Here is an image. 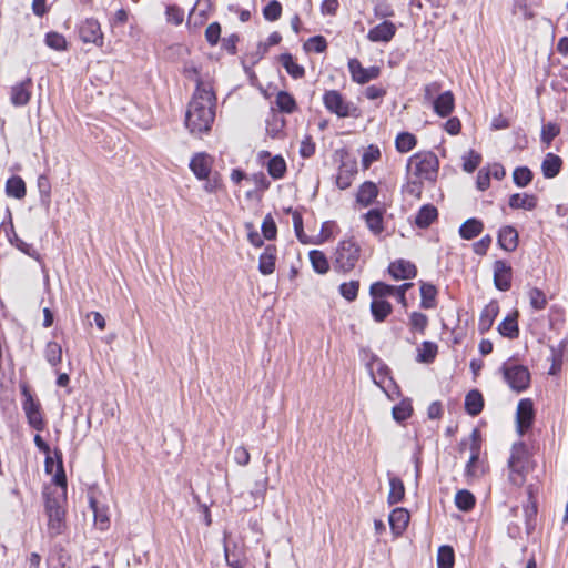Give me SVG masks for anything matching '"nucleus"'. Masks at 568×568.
I'll return each instance as SVG.
<instances>
[{"label": "nucleus", "instance_id": "nucleus-22", "mask_svg": "<svg viewBox=\"0 0 568 568\" xmlns=\"http://www.w3.org/2000/svg\"><path fill=\"white\" fill-rule=\"evenodd\" d=\"M455 106V98L452 91L440 93L433 102L434 112L442 116H448Z\"/></svg>", "mask_w": 568, "mask_h": 568}, {"label": "nucleus", "instance_id": "nucleus-30", "mask_svg": "<svg viewBox=\"0 0 568 568\" xmlns=\"http://www.w3.org/2000/svg\"><path fill=\"white\" fill-rule=\"evenodd\" d=\"M389 479V493L387 497V501L389 505H395L400 503L405 497V486L403 480L399 477L393 476L388 473Z\"/></svg>", "mask_w": 568, "mask_h": 568}, {"label": "nucleus", "instance_id": "nucleus-1", "mask_svg": "<svg viewBox=\"0 0 568 568\" xmlns=\"http://www.w3.org/2000/svg\"><path fill=\"white\" fill-rule=\"evenodd\" d=\"M215 101L212 88L199 80L185 113V125L192 134L200 135L211 130L215 119Z\"/></svg>", "mask_w": 568, "mask_h": 568}, {"label": "nucleus", "instance_id": "nucleus-11", "mask_svg": "<svg viewBox=\"0 0 568 568\" xmlns=\"http://www.w3.org/2000/svg\"><path fill=\"white\" fill-rule=\"evenodd\" d=\"M494 285L498 291L507 292L511 287L513 268L506 261L497 260L493 264Z\"/></svg>", "mask_w": 568, "mask_h": 568}, {"label": "nucleus", "instance_id": "nucleus-47", "mask_svg": "<svg viewBox=\"0 0 568 568\" xmlns=\"http://www.w3.org/2000/svg\"><path fill=\"white\" fill-rule=\"evenodd\" d=\"M532 178L534 173L528 166H517L513 172V181L518 187L527 186Z\"/></svg>", "mask_w": 568, "mask_h": 568}, {"label": "nucleus", "instance_id": "nucleus-28", "mask_svg": "<svg viewBox=\"0 0 568 568\" xmlns=\"http://www.w3.org/2000/svg\"><path fill=\"white\" fill-rule=\"evenodd\" d=\"M465 410L470 416H477L483 412L484 397L478 389H471L465 397Z\"/></svg>", "mask_w": 568, "mask_h": 568}, {"label": "nucleus", "instance_id": "nucleus-20", "mask_svg": "<svg viewBox=\"0 0 568 568\" xmlns=\"http://www.w3.org/2000/svg\"><path fill=\"white\" fill-rule=\"evenodd\" d=\"M497 242L504 251L514 252L518 246V232L514 226H503L498 232Z\"/></svg>", "mask_w": 568, "mask_h": 568}, {"label": "nucleus", "instance_id": "nucleus-8", "mask_svg": "<svg viewBox=\"0 0 568 568\" xmlns=\"http://www.w3.org/2000/svg\"><path fill=\"white\" fill-rule=\"evenodd\" d=\"M500 372L505 382L516 393L526 390L530 385V373L524 365L504 363Z\"/></svg>", "mask_w": 568, "mask_h": 568}, {"label": "nucleus", "instance_id": "nucleus-51", "mask_svg": "<svg viewBox=\"0 0 568 568\" xmlns=\"http://www.w3.org/2000/svg\"><path fill=\"white\" fill-rule=\"evenodd\" d=\"M481 155L474 150H469L463 155V169L468 173H473L480 164Z\"/></svg>", "mask_w": 568, "mask_h": 568}, {"label": "nucleus", "instance_id": "nucleus-31", "mask_svg": "<svg viewBox=\"0 0 568 568\" xmlns=\"http://www.w3.org/2000/svg\"><path fill=\"white\" fill-rule=\"evenodd\" d=\"M393 312V305L382 298H373L371 303V313L375 322H384L388 315Z\"/></svg>", "mask_w": 568, "mask_h": 568}, {"label": "nucleus", "instance_id": "nucleus-43", "mask_svg": "<svg viewBox=\"0 0 568 568\" xmlns=\"http://www.w3.org/2000/svg\"><path fill=\"white\" fill-rule=\"evenodd\" d=\"M538 513L537 503H527L524 506L526 534L531 535L536 528V518Z\"/></svg>", "mask_w": 568, "mask_h": 568}, {"label": "nucleus", "instance_id": "nucleus-2", "mask_svg": "<svg viewBox=\"0 0 568 568\" xmlns=\"http://www.w3.org/2000/svg\"><path fill=\"white\" fill-rule=\"evenodd\" d=\"M406 168L408 172H412L418 179V181L414 180L408 182V192H420L423 180L432 183H434L437 180L439 160L434 152L422 151L413 154L408 159Z\"/></svg>", "mask_w": 568, "mask_h": 568}, {"label": "nucleus", "instance_id": "nucleus-41", "mask_svg": "<svg viewBox=\"0 0 568 568\" xmlns=\"http://www.w3.org/2000/svg\"><path fill=\"white\" fill-rule=\"evenodd\" d=\"M417 144V139L409 132H400L395 139V146L399 153L412 151Z\"/></svg>", "mask_w": 568, "mask_h": 568}, {"label": "nucleus", "instance_id": "nucleus-33", "mask_svg": "<svg viewBox=\"0 0 568 568\" xmlns=\"http://www.w3.org/2000/svg\"><path fill=\"white\" fill-rule=\"evenodd\" d=\"M484 229L480 220L471 217L466 220L459 227V235L464 240H473L478 236Z\"/></svg>", "mask_w": 568, "mask_h": 568}, {"label": "nucleus", "instance_id": "nucleus-52", "mask_svg": "<svg viewBox=\"0 0 568 568\" xmlns=\"http://www.w3.org/2000/svg\"><path fill=\"white\" fill-rule=\"evenodd\" d=\"M31 98V92L24 88L23 84L12 87L11 101L14 105H23Z\"/></svg>", "mask_w": 568, "mask_h": 568}, {"label": "nucleus", "instance_id": "nucleus-60", "mask_svg": "<svg viewBox=\"0 0 568 568\" xmlns=\"http://www.w3.org/2000/svg\"><path fill=\"white\" fill-rule=\"evenodd\" d=\"M560 133V128L558 124L549 122L545 125H542L541 129V142L550 145L552 140Z\"/></svg>", "mask_w": 568, "mask_h": 568}, {"label": "nucleus", "instance_id": "nucleus-9", "mask_svg": "<svg viewBox=\"0 0 568 568\" xmlns=\"http://www.w3.org/2000/svg\"><path fill=\"white\" fill-rule=\"evenodd\" d=\"M470 440V456L465 466V477L468 483L473 479H478L484 474V466L479 460L481 449V434L479 429H473Z\"/></svg>", "mask_w": 568, "mask_h": 568}, {"label": "nucleus", "instance_id": "nucleus-56", "mask_svg": "<svg viewBox=\"0 0 568 568\" xmlns=\"http://www.w3.org/2000/svg\"><path fill=\"white\" fill-rule=\"evenodd\" d=\"M282 14V4L277 0H271L263 8V17L267 21H276L281 18Z\"/></svg>", "mask_w": 568, "mask_h": 568}, {"label": "nucleus", "instance_id": "nucleus-32", "mask_svg": "<svg viewBox=\"0 0 568 568\" xmlns=\"http://www.w3.org/2000/svg\"><path fill=\"white\" fill-rule=\"evenodd\" d=\"M437 288L435 285L426 282L420 284V307L432 310L436 307Z\"/></svg>", "mask_w": 568, "mask_h": 568}, {"label": "nucleus", "instance_id": "nucleus-59", "mask_svg": "<svg viewBox=\"0 0 568 568\" xmlns=\"http://www.w3.org/2000/svg\"><path fill=\"white\" fill-rule=\"evenodd\" d=\"M262 234L264 239L271 241L275 240L277 235V226L271 214H267L262 223Z\"/></svg>", "mask_w": 568, "mask_h": 568}, {"label": "nucleus", "instance_id": "nucleus-36", "mask_svg": "<svg viewBox=\"0 0 568 568\" xmlns=\"http://www.w3.org/2000/svg\"><path fill=\"white\" fill-rule=\"evenodd\" d=\"M275 103L282 113L292 114L297 109L294 97L287 91H280L276 94Z\"/></svg>", "mask_w": 568, "mask_h": 568}, {"label": "nucleus", "instance_id": "nucleus-17", "mask_svg": "<svg viewBox=\"0 0 568 568\" xmlns=\"http://www.w3.org/2000/svg\"><path fill=\"white\" fill-rule=\"evenodd\" d=\"M396 33V27L392 21L385 20L368 31L367 38L372 42H389Z\"/></svg>", "mask_w": 568, "mask_h": 568}, {"label": "nucleus", "instance_id": "nucleus-14", "mask_svg": "<svg viewBox=\"0 0 568 568\" xmlns=\"http://www.w3.org/2000/svg\"><path fill=\"white\" fill-rule=\"evenodd\" d=\"M20 393L22 396V408L31 428H36V402L33 398L31 386L24 382L19 383Z\"/></svg>", "mask_w": 568, "mask_h": 568}, {"label": "nucleus", "instance_id": "nucleus-21", "mask_svg": "<svg viewBox=\"0 0 568 568\" xmlns=\"http://www.w3.org/2000/svg\"><path fill=\"white\" fill-rule=\"evenodd\" d=\"M409 513L405 508H395L388 517L392 532L395 536L402 535L408 526Z\"/></svg>", "mask_w": 568, "mask_h": 568}, {"label": "nucleus", "instance_id": "nucleus-46", "mask_svg": "<svg viewBox=\"0 0 568 568\" xmlns=\"http://www.w3.org/2000/svg\"><path fill=\"white\" fill-rule=\"evenodd\" d=\"M285 126V119L278 114H273L271 120L266 121V132L272 139H277L282 135Z\"/></svg>", "mask_w": 568, "mask_h": 568}, {"label": "nucleus", "instance_id": "nucleus-13", "mask_svg": "<svg viewBox=\"0 0 568 568\" xmlns=\"http://www.w3.org/2000/svg\"><path fill=\"white\" fill-rule=\"evenodd\" d=\"M79 38L84 43H94L101 45L103 43V34L98 20L87 19L79 26L78 29Z\"/></svg>", "mask_w": 568, "mask_h": 568}, {"label": "nucleus", "instance_id": "nucleus-6", "mask_svg": "<svg viewBox=\"0 0 568 568\" xmlns=\"http://www.w3.org/2000/svg\"><path fill=\"white\" fill-rule=\"evenodd\" d=\"M325 109L338 118H358L361 111L352 101H347L338 90H326L323 94Z\"/></svg>", "mask_w": 568, "mask_h": 568}, {"label": "nucleus", "instance_id": "nucleus-23", "mask_svg": "<svg viewBox=\"0 0 568 568\" xmlns=\"http://www.w3.org/2000/svg\"><path fill=\"white\" fill-rule=\"evenodd\" d=\"M377 196V185L372 181H365L358 189L356 201L361 206L367 207L376 201Z\"/></svg>", "mask_w": 568, "mask_h": 568}, {"label": "nucleus", "instance_id": "nucleus-4", "mask_svg": "<svg viewBox=\"0 0 568 568\" xmlns=\"http://www.w3.org/2000/svg\"><path fill=\"white\" fill-rule=\"evenodd\" d=\"M65 490L54 491L45 488L43 497L45 500V513L48 516V534L50 537L61 535L65 530Z\"/></svg>", "mask_w": 568, "mask_h": 568}, {"label": "nucleus", "instance_id": "nucleus-58", "mask_svg": "<svg viewBox=\"0 0 568 568\" xmlns=\"http://www.w3.org/2000/svg\"><path fill=\"white\" fill-rule=\"evenodd\" d=\"M327 48V41L323 36H314L307 39L304 43V49L306 51H313L316 53H322Z\"/></svg>", "mask_w": 568, "mask_h": 568}, {"label": "nucleus", "instance_id": "nucleus-54", "mask_svg": "<svg viewBox=\"0 0 568 568\" xmlns=\"http://www.w3.org/2000/svg\"><path fill=\"white\" fill-rule=\"evenodd\" d=\"M409 325L412 331L424 334L428 325V317L424 313L413 312L409 316Z\"/></svg>", "mask_w": 568, "mask_h": 568}, {"label": "nucleus", "instance_id": "nucleus-19", "mask_svg": "<svg viewBox=\"0 0 568 568\" xmlns=\"http://www.w3.org/2000/svg\"><path fill=\"white\" fill-rule=\"evenodd\" d=\"M385 207H375L367 211L363 219L367 229L374 234L379 235L384 231Z\"/></svg>", "mask_w": 568, "mask_h": 568}, {"label": "nucleus", "instance_id": "nucleus-38", "mask_svg": "<svg viewBox=\"0 0 568 568\" xmlns=\"http://www.w3.org/2000/svg\"><path fill=\"white\" fill-rule=\"evenodd\" d=\"M438 353V346L434 342L424 341L418 349L417 361L419 363L430 364L435 361Z\"/></svg>", "mask_w": 568, "mask_h": 568}, {"label": "nucleus", "instance_id": "nucleus-18", "mask_svg": "<svg viewBox=\"0 0 568 568\" xmlns=\"http://www.w3.org/2000/svg\"><path fill=\"white\" fill-rule=\"evenodd\" d=\"M277 248L273 244L265 246L258 258V271L263 275H271L275 271Z\"/></svg>", "mask_w": 568, "mask_h": 568}, {"label": "nucleus", "instance_id": "nucleus-40", "mask_svg": "<svg viewBox=\"0 0 568 568\" xmlns=\"http://www.w3.org/2000/svg\"><path fill=\"white\" fill-rule=\"evenodd\" d=\"M476 498L467 489H460L455 495V505L462 511H469L475 507Z\"/></svg>", "mask_w": 568, "mask_h": 568}, {"label": "nucleus", "instance_id": "nucleus-3", "mask_svg": "<svg viewBox=\"0 0 568 568\" xmlns=\"http://www.w3.org/2000/svg\"><path fill=\"white\" fill-rule=\"evenodd\" d=\"M536 467L532 454L524 442H516L510 448L507 460L508 480L515 487H521Z\"/></svg>", "mask_w": 568, "mask_h": 568}, {"label": "nucleus", "instance_id": "nucleus-34", "mask_svg": "<svg viewBox=\"0 0 568 568\" xmlns=\"http://www.w3.org/2000/svg\"><path fill=\"white\" fill-rule=\"evenodd\" d=\"M281 64L293 79H302L305 75L304 67L297 64L288 52L282 53L278 58Z\"/></svg>", "mask_w": 568, "mask_h": 568}, {"label": "nucleus", "instance_id": "nucleus-48", "mask_svg": "<svg viewBox=\"0 0 568 568\" xmlns=\"http://www.w3.org/2000/svg\"><path fill=\"white\" fill-rule=\"evenodd\" d=\"M530 306L535 311L545 310L547 306V297L546 294L538 287H531L528 292Z\"/></svg>", "mask_w": 568, "mask_h": 568}, {"label": "nucleus", "instance_id": "nucleus-63", "mask_svg": "<svg viewBox=\"0 0 568 568\" xmlns=\"http://www.w3.org/2000/svg\"><path fill=\"white\" fill-rule=\"evenodd\" d=\"M38 191L41 194V202L48 209L50 204L51 186L48 179L43 175L38 178Z\"/></svg>", "mask_w": 568, "mask_h": 568}, {"label": "nucleus", "instance_id": "nucleus-44", "mask_svg": "<svg viewBox=\"0 0 568 568\" xmlns=\"http://www.w3.org/2000/svg\"><path fill=\"white\" fill-rule=\"evenodd\" d=\"M454 562V549L450 546H440L437 552V568H453Z\"/></svg>", "mask_w": 568, "mask_h": 568}, {"label": "nucleus", "instance_id": "nucleus-16", "mask_svg": "<svg viewBox=\"0 0 568 568\" xmlns=\"http://www.w3.org/2000/svg\"><path fill=\"white\" fill-rule=\"evenodd\" d=\"M190 170L199 180L207 179L212 171V160L209 154L200 152L190 161Z\"/></svg>", "mask_w": 568, "mask_h": 568}, {"label": "nucleus", "instance_id": "nucleus-29", "mask_svg": "<svg viewBox=\"0 0 568 568\" xmlns=\"http://www.w3.org/2000/svg\"><path fill=\"white\" fill-rule=\"evenodd\" d=\"M562 160L559 155L547 153L542 163L541 171L546 179H554L561 170Z\"/></svg>", "mask_w": 568, "mask_h": 568}, {"label": "nucleus", "instance_id": "nucleus-12", "mask_svg": "<svg viewBox=\"0 0 568 568\" xmlns=\"http://www.w3.org/2000/svg\"><path fill=\"white\" fill-rule=\"evenodd\" d=\"M534 417L535 412L532 400L529 398L520 399L516 414L517 430L520 435H524L525 432L531 427Z\"/></svg>", "mask_w": 568, "mask_h": 568}, {"label": "nucleus", "instance_id": "nucleus-37", "mask_svg": "<svg viewBox=\"0 0 568 568\" xmlns=\"http://www.w3.org/2000/svg\"><path fill=\"white\" fill-rule=\"evenodd\" d=\"M6 194L10 197L22 199L26 195V184L20 176H11L6 183Z\"/></svg>", "mask_w": 568, "mask_h": 568}, {"label": "nucleus", "instance_id": "nucleus-27", "mask_svg": "<svg viewBox=\"0 0 568 568\" xmlns=\"http://www.w3.org/2000/svg\"><path fill=\"white\" fill-rule=\"evenodd\" d=\"M437 217V209L432 204H425L418 210L415 216V225L419 229H427Z\"/></svg>", "mask_w": 568, "mask_h": 568}, {"label": "nucleus", "instance_id": "nucleus-10", "mask_svg": "<svg viewBox=\"0 0 568 568\" xmlns=\"http://www.w3.org/2000/svg\"><path fill=\"white\" fill-rule=\"evenodd\" d=\"M347 67L352 80L358 84L368 83L371 80L377 79L381 74L379 67L373 65L364 68L361 61L356 58L349 59Z\"/></svg>", "mask_w": 568, "mask_h": 568}, {"label": "nucleus", "instance_id": "nucleus-55", "mask_svg": "<svg viewBox=\"0 0 568 568\" xmlns=\"http://www.w3.org/2000/svg\"><path fill=\"white\" fill-rule=\"evenodd\" d=\"M286 212L292 214L293 226H294L295 235L298 239V241L302 243H307L306 235L304 234V230H303L302 214L298 211L293 210L292 207L287 209Z\"/></svg>", "mask_w": 568, "mask_h": 568}, {"label": "nucleus", "instance_id": "nucleus-24", "mask_svg": "<svg viewBox=\"0 0 568 568\" xmlns=\"http://www.w3.org/2000/svg\"><path fill=\"white\" fill-rule=\"evenodd\" d=\"M224 556L227 566L231 568H245L247 558L241 547L234 544L232 547L224 546Z\"/></svg>", "mask_w": 568, "mask_h": 568}, {"label": "nucleus", "instance_id": "nucleus-15", "mask_svg": "<svg viewBox=\"0 0 568 568\" xmlns=\"http://www.w3.org/2000/svg\"><path fill=\"white\" fill-rule=\"evenodd\" d=\"M388 273L396 281L412 280L416 277L417 268L412 262L399 258L389 264Z\"/></svg>", "mask_w": 568, "mask_h": 568}, {"label": "nucleus", "instance_id": "nucleus-62", "mask_svg": "<svg viewBox=\"0 0 568 568\" xmlns=\"http://www.w3.org/2000/svg\"><path fill=\"white\" fill-rule=\"evenodd\" d=\"M90 501V507L91 509L93 510L94 513V521H95V525L101 529V530H104L109 527V517L106 514L104 513H101L99 509H98V505H97V501L93 499V498H90L89 499Z\"/></svg>", "mask_w": 568, "mask_h": 568}, {"label": "nucleus", "instance_id": "nucleus-26", "mask_svg": "<svg viewBox=\"0 0 568 568\" xmlns=\"http://www.w3.org/2000/svg\"><path fill=\"white\" fill-rule=\"evenodd\" d=\"M518 312H514L513 314L507 315L501 323L498 325V332L501 336L507 337L509 339L517 338L519 335L518 327Z\"/></svg>", "mask_w": 568, "mask_h": 568}, {"label": "nucleus", "instance_id": "nucleus-61", "mask_svg": "<svg viewBox=\"0 0 568 568\" xmlns=\"http://www.w3.org/2000/svg\"><path fill=\"white\" fill-rule=\"evenodd\" d=\"M381 158V150L377 145L371 144L366 148L362 156V165L368 169L371 164Z\"/></svg>", "mask_w": 568, "mask_h": 568}, {"label": "nucleus", "instance_id": "nucleus-7", "mask_svg": "<svg viewBox=\"0 0 568 568\" xmlns=\"http://www.w3.org/2000/svg\"><path fill=\"white\" fill-rule=\"evenodd\" d=\"M359 252L361 248L353 239L339 242L335 252L334 267L344 273L351 272L359 258Z\"/></svg>", "mask_w": 568, "mask_h": 568}, {"label": "nucleus", "instance_id": "nucleus-45", "mask_svg": "<svg viewBox=\"0 0 568 568\" xmlns=\"http://www.w3.org/2000/svg\"><path fill=\"white\" fill-rule=\"evenodd\" d=\"M369 294L372 298H382L385 300L387 296L395 295V286L390 284H386L384 282H375L369 287Z\"/></svg>", "mask_w": 568, "mask_h": 568}, {"label": "nucleus", "instance_id": "nucleus-25", "mask_svg": "<svg viewBox=\"0 0 568 568\" xmlns=\"http://www.w3.org/2000/svg\"><path fill=\"white\" fill-rule=\"evenodd\" d=\"M537 203H538L537 196L534 194H527V193H523V194L515 193V194L510 195L509 201H508V205L513 210L523 209V210H527V211H532L534 209H536Z\"/></svg>", "mask_w": 568, "mask_h": 568}, {"label": "nucleus", "instance_id": "nucleus-50", "mask_svg": "<svg viewBox=\"0 0 568 568\" xmlns=\"http://www.w3.org/2000/svg\"><path fill=\"white\" fill-rule=\"evenodd\" d=\"M44 357L51 366H57L61 362L62 348L55 342H49L44 351Z\"/></svg>", "mask_w": 568, "mask_h": 568}, {"label": "nucleus", "instance_id": "nucleus-42", "mask_svg": "<svg viewBox=\"0 0 568 568\" xmlns=\"http://www.w3.org/2000/svg\"><path fill=\"white\" fill-rule=\"evenodd\" d=\"M497 315V307L494 305L486 306L479 317L478 331L484 334L490 329Z\"/></svg>", "mask_w": 568, "mask_h": 568}, {"label": "nucleus", "instance_id": "nucleus-35", "mask_svg": "<svg viewBox=\"0 0 568 568\" xmlns=\"http://www.w3.org/2000/svg\"><path fill=\"white\" fill-rule=\"evenodd\" d=\"M310 262L314 272L317 274H326L329 270V263L326 255L320 250H312L308 253Z\"/></svg>", "mask_w": 568, "mask_h": 568}, {"label": "nucleus", "instance_id": "nucleus-57", "mask_svg": "<svg viewBox=\"0 0 568 568\" xmlns=\"http://www.w3.org/2000/svg\"><path fill=\"white\" fill-rule=\"evenodd\" d=\"M44 42L49 48L57 50V51L67 49L65 38L62 34L54 32V31L47 33Z\"/></svg>", "mask_w": 568, "mask_h": 568}, {"label": "nucleus", "instance_id": "nucleus-64", "mask_svg": "<svg viewBox=\"0 0 568 568\" xmlns=\"http://www.w3.org/2000/svg\"><path fill=\"white\" fill-rule=\"evenodd\" d=\"M221 38V26L219 22H212L205 30V39L210 45H216Z\"/></svg>", "mask_w": 568, "mask_h": 568}, {"label": "nucleus", "instance_id": "nucleus-5", "mask_svg": "<svg viewBox=\"0 0 568 568\" xmlns=\"http://www.w3.org/2000/svg\"><path fill=\"white\" fill-rule=\"evenodd\" d=\"M38 452L44 454V471L48 475H52V483L57 486V489H67V476L63 467L62 453L54 448H50L49 444L44 442L41 436L38 435Z\"/></svg>", "mask_w": 568, "mask_h": 568}, {"label": "nucleus", "instance_id": "nucleus-39", "mask_svg": "<svg viewBox=\"0 0 568 568\" xmlns=\"http://www.w3.org/2000/svg\"><path fill=\"white\" fill-rule=\"evenodd\" d=\"M286 162L282 155H274L267 163V172L274 180L282 179L286 173Z\"/></svg>", "mask_w": 568, "mask_h": 568}, {"label": "nucleus", "instance_id": "nucleus-53", "mask_svg": "<svg viewBox=\"0 0 568 568\" xmlns=\"http://www.w3.org/2000/svg\"><path fill=\"white\" fill-rule=\"evenodd\" d=\"M358 290H359L358 281L344 282L339 285L341 295L348 302H353L356 300V297L358 295Z\"/></svg>", "mask_w": 568, "mask_h": 568}, {"label": "nucleus", "instance_id": "nucleus-49", "mask_svg": "<svg viewBox=\"0 0 568 568\" xmlns=\"http://www.w3.org/2000/svg\"><path fill=\"white\" fill-rule=\"evenodd\" d=\"M413 407L408 400H402L399 404L395 405L392 409L393 418L398 422H405L412 416Z\"/></svg>", "mask_w": 568, "mask_h": 568}]
</instances>
